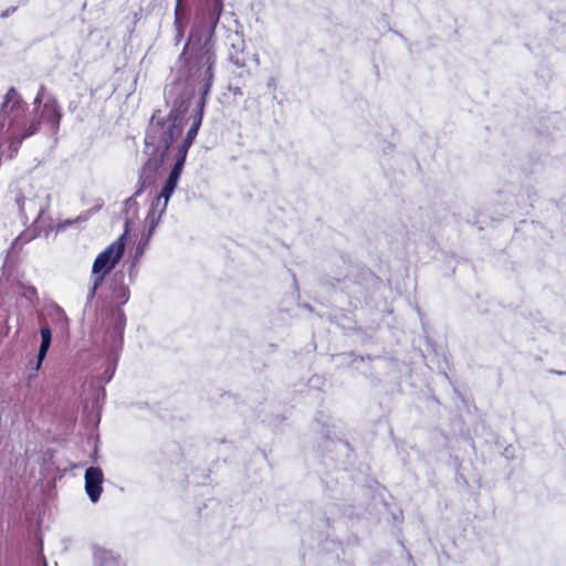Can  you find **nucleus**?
Returning <instances> with one entry per match:
<instances>
[{
    "instance_id": "obj_14",
    "label": "nucleus",
    "mask_w": 566,
    "mask_h": 566,
    "mask_svg": "<svg viewBox=\"0 0 566 566\" xmlns=\"http://www.w3.org/2000/svg\"><path fill=\"white\" fill-rule=\"evenodd\" d=\"M144 190V182L140 184V187L138 188V190L135 192V196H139Z\"/></svg>"
},
{
    "instance_id": "obj_3",
    "label": "nucleus",
    "mask_w": 566,
    "mask_h": 566,
    "mask_svg": "<svg viewBox=\"0 0 566 566\" xmlns=\"http://www.w3.org/2000/svg\"><path fill=\"white\" fill-rule=\"evenodd\" d=\"M125 252V234L111 243L94 260L92 272L94 275H103V279L116 266Z\"/></svg>"
},
{
    "instance_id": "obj_12",
    "label": "nucleus",
    "mask_w": 566,
    "mask_h": 566,
    "mask_svg": "<svg viewBox=\"0 0 566 566\" xmlns=\"http://www.w3.org/2000/svg\"><path fill=\"white\" fill-rule=\"evenodd\" d=\"M231 60L239 67H244L247 64L245 59L239 55H231Z\"/></svg>"
},
{
    "instance_id": "obj_8",
    "label": "nucleus",
    "mask_w": 566,
    "mask_h": 566,
    "mask_svg": "<svg viewBox=\"0 0 566 566\" xmlns=\"http://www.w3.org/2000/svg\"><path fill=\"white\" fill-rule=\"evenodd\" d=\"M95 558L99 562L101 566L105 565L108 560H118L119 556H114L113 552L107 549H98Z\"/></svg>"
},
{
    "instance_id": "obj_7",
    "label": "nucleus",
    "mask_w": 566,
    "mask_h": 566,
    "mask_svg": "<svg viewBox=\"0 0 566 566\" xmlns=\"http://www.w3.org/2000/svg\"><path fill=\"white\" fill-rule=\"evenodd\" d=\"M186 158H187V153H185L184 150L177 149V153L175 156V165L169 175H175V177L180 178Z\"/></svg>"
},
{
    "instance_id": "obj_6",
    "label": "nucleus",
    "mask_w": 566,
    "mask_h": 566,
    "mask_svg": "<svg viewBox=\"0 0 566 566\" xmlns=\"http://www.w3.org/2000/svg\"><path fill=\"white\" fill-rule=\"evenodd\" d=\"M40 334H41V345H40L39 355H38V363L35 366L36 370L40 368V366L50 348L51 342H52V332L49 326L41 327Z\"/></svg>"
},
{
    "instance_id": "obj_10",
    "label": "nucleus",
    "mask_w": 566,
    "mask_h": 566,
    "mask_svg": "<svg viewBox=\"0 0 566 566\" xmlns=\"http://www.w3.org/2000/svg\"><path fill=\"white\" fill-rule=\"evenodd\" d=\"M175 189L169 187L168 185H164L161 191H160V195L158 197V200H160L161 198H164V209L166 208L167 206V202L169 200V198L171 197V195L174 193Z\"/></svg>"
},
{
    "instance_id": "obj_4",
    "label": "nucleus",
    "mask_w": 566,
    "mask_h": 566,
    "mask_svg": "<svg viewBox=\"0 0 566 566\" xmlns=\"http://www.w3.org/2000/svg\"><path fill=\"white\" fill-rule=\"evenodd\" d=\"M85 491L93 503H96L103 492L104 474L101 468L90 467L84 474Z\"/></svg>"
},
{
    "instance_id": "obj_1",
    "label": "nucleus",
    "mask_w": 566,
    "mask_h": 566,
    "mask_svg": "<svg viewBox=\"0 0 566 566\" xmlns=\"http://www.w3.org/2000/svg\"><path fill=\"white\" fill-rule=\"evenodd\" d=\"M212 33L213 31H211V33L206 38L205 42L200 45L199 52L196 54V61L193 65L195 70L192 75L201 84V98L198 109L191 117V126L188 129L185 139L177 147L178 150H184L187 154L198 135L202 123L206 99L213 83L216 54L212 42Z\"/></svg>"
},
{
    "instance_id": "obj_9",
    "label": "nucleus",
    "mask_w": 566,
    "mask_h": 566,
    "mask_svg": "<svg viewBox=\"0 0 566 566\" xmlns=\"http://www.w3.org/2000/svg\"><path fill=\"white\" fill-rule=\"evenodd\" d=\"M103 281H104L103 275H94L93 285L90 289V292L87 295L88 301H92L95 297L97 289L103 283Z\"/></svg>"
},
{
    "instance_id": "obj_2",
    "label": "nucleus",
    "mask_w": 566,
    "mask_h": 566,
    "mask_svg": "<svg viewBox=\"0 0 566 566\" xmlns=\"http://www.w3.org/2000/svg\"><path fill=\"white\" fill-rule=\"evenodd\" d=\"M168 122L166 126L165 122L157 120L145 139L146 145H156L157 150H160V161L168 153L175 137L181 132V118L177 114L170 112Z\"/></svg>"
},
{
    "instance_id": "obj_13",
    "label": "nucleus",
    "mask_w": 566,
    "mask_h": 566,
    "mask_svg": "<svg viewBox=\"0 0 566 566\" xmlns=\"http://www.w3.org/2000/svg\"><path fill=\"white\" fill-rule=\"evenodd\" d=\"M178 180H179V178L175 177V175H169L165 184L168 185L169 187L176 189V187L178 185Z\"/></svg>"
},
{
    "instance_id": "obj_5",
    "label": "nucleus",
    "mask_w": 566,
    "mask_h": 566,
    "mask_svg": "<svg viewBox=\"0 0 566 566\" xmlns=\"http://www.w3.org/2000/svg\"><path fill=\"white\" fill-rule=\"evenodd\" d=\"M62 119V111L61 107L55 98H49L43 104L41 111H40V119H33L41 123L43 120L44 123L49 124L52 128H57L60 126Z\"/></svg>"
},
{
    "instance_id": "obj_15",
    "label": "nucleus",
    "mask_w": 566,
    "mask_h": 566,
    "mask_svg": "<svg viewBox=\"0 0 566 566\" xmlns=\"http://www.w3.org/2000/svg\"><path fill=\"white\" fill-rule=\"evenodd\" d=\"M44 566H46V564H44Z\"/></svg>"
},
{
    "instance_id": "obj_11",
    "label": "nucleus",
    "mask_w": 566,
    "mask_h": 566,
    "mask_svg": "<svg viewBox=\"0 0 566 566\" xmlns=\"http://www.w3.org/2000/svg\"><path fill=\"white\" fill-rule=\"evenodd\" d=\"M182 0H177L176 1V9H175V22L178 23L179 20H180V17H181V11H182Z\"/></svg>"
}]
</instances>
